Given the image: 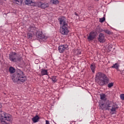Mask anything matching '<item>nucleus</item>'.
Returning <instances> with one entry per match:
<instances>
[{
  "label": "nucleus",
  "instance_id": "1",
  "mask_svg": "<svg viewBox=\"0 0 124 124\" xmlns=\"http://www.w3.org/2000/svg\"><path fill=\"white\" fill-rule=\"evenodd\" d=\"M60 25V32L63 35H67L68 31V22L66 21V18L62 16L58 19Z\"/></svg>",
  "mask_w": 124,
  "mask_h": 124
},
{
  "label": "nucleus",
  "instance_id": "2",
  "mask_svg": "<svg viewBox=\"0 0 124 124\" xmlns=\"http://www.w3.org/2000/svg\"><path fill=\"white\" fill-rule=\"evenodd\" d=\"M100 107L102 110H108L110 112H116V110L119 108L118 105L116 103L107 101L105 104L100 105Z\"/></svg>",
  "mask_w": 124,
  "mask_h": 124
},
{
  "label": "nucleus",
  "instance_id": "3",
  "mask_svg": "<svg viewBox=\"0 0 124 124\" xmlns=\"http://www.w3.org/2000/svg\"><path fill=\"white\" fill-rule=\"evenodd\" d=\"M12 79L14 83H17V82L24 83L27 80V77H25L22 71H19L12 76Z\"/></svg>",
  "mask_w": 124,
  "mask_h": 124
},
{
  "label": "nucleus",
  "instance_id": "4",
  "mask_svg": "<svg viewBox=\"0 0 124 124\" xmlns=\"http://www.w3.org/2000/svg\"><path fill=\"white\" fill-rule=\"evenodd\" d=\"M28 31L35 34L36 37H37V38H39V39H47V37L45 36L44 34H43V33H42V31H38V29L35 27V26L34 25L30 26L28 28Z\"/></svg>",
  "mask_w": 124,
  "mask_h": 124
},
{
  "label": "nucleus",
  "instance_id": "5",
  "mask_svg": "<svg viewBox=\"0 0 124 124\" xmlns=\"http://www.w3.org/2000/svg\"><path fill=\"white\" fill-rule=\"evenodd\" d=\"M95 80L99 86H103L108 83V78L101 73L96 74Z\"/></svg>",
  "mask_w": 124,
  "mask_h": 124
},
{
  "label": "nucleus",
  "instance_id": "6",
  "mask_svg": "<svg viewBox=\"0 0 124 124\" xmlns=\"http://www.w3.org/2000/svg\"><path fill=\"white\" fill-rule=\"evenodd\" d=\"M12 116L11 115L2 112L1 113L0 123L1 124H11L12 123Z\"/></svg>",
  "mask_w": 124,
  "mask_h": 124
},
{
  "label": "nucleus",
  "instance_id": "7",
  "mask_svg": "<svg viewBox=\"0 0 124 124\" xmlns=\"http://www.w3.org/2000/svg\"><path fill=\"white\" fill-rule=\"evenodd\" d=\"M9 60L11 62H16L18 61H21V60H22V58H18V56H17V54H16V53L13 52L9 55Z\"/></svg>",
  "mask_w": 124,
  "mask_h": 124
},
{
  "label": "nucleus",
  "instance_id": "8",
  "mask_svg": "<svg viewBox=\"0 0 124 124\" xmlns=\"http://www.w3.org/2000/svg\"><path fill=\"white\" fill-rule=\"evenodd\" d=\"M97 39L100 43H104V42H105V36L103 33H100L98 35Z\"/></svg>",
  "mask_w": 124,
  "mask_h": 124
},
{
  "label": "nucleus",
  "instance_id": "9",
  "mask_svg": "<svg viewBox=\"0 0 124 124\" xmlns=\"http://www.w3.org/2000/svg\"><path fill=\"white\" fill-rule=\"evenodd\" d=\"M67 48H68L67 45H63L59 46L58 50L60 53H63Z\"/></svg>",
  "mask_w": 124,
  "mask_h": 124
},
{
  "label": "nucleus",
  "instance_id": "10",
  "mask_svg": "<svg viewBox=\"0 0 124 124\" xmlns=\"http://www.w3.org/2000/svg\"><path fill=\"white\" fill-rule=\"evenodd\" d=\"M95 36H96V33L95 32L93 31H91L90 33L89 36H88L87 39L91 41V40H93L94 38H95Z\"/></svg>",
  "mask_w": 124,
  "mask_h": 124
},
{
  "label": "nucleus",
  "instance_id": "11",
  "mask_svg": "<svg viewBox=\"0 0 124 124\" xmlns=\"http://www.w3.org/2000/svg\"><path fill=\"white\" fill-rule=\"evenodd\" d=\"M25 3L27 4V5H31V6H34V5H35L34 0H26Z\"/></svg>",
  "mask_w": 124,
  "mask_h": 124
},
{
  "label": "nucleus",
  "instance_id": "12",
  "mask_svg": "<svg viewBox=\"0 0 124 124\" xmlns=\"http://www.w3.org/2000/svg\"><path fill=\"white\" fill-rule=\"evenodd\" d=\"M38 7H41L42 9H45L46 7H48V4L46 2L38 3Z\"/></svg>",
  "mask_w": 124,
  "mask_h": 124
},
{
  "label": "nucleus",
  "instance_id": "13",
  "mask_svg": "<svg viewBox=\"0 0 124 124\" xmlns=\"http://www.w3.org/2000/svg\"><path fill=\"white\" fill-rule=\"evenodd\" d=\"M49 73L48 72V70L42 69H41V75L42 76H44V75H48Z\"/></svg>",
  "mask_w": 124,
  "mask_h": 124
},
{
  "label": "nucleus",
  "instance_id": "14",
  "mask_svg": "<svg viewBox=\"0 0 124 124\" xmlns=\"http://www.w3.org/2000/svg\"><path fill=\"white\" fill-rule=\"evenodd\" d=\"M32 120L33 123H37V122L39 121V117L38 115H36L32 119Z\"/></svg>",
  "mask_w": 124,
  "mask_h": 124
},
{
  "label": "nucleus",
  "instance_id": "15",
  "mask_svg": "<svg viewBox=\"0 0 124 124\" xmlns=\"http://www.w3.org/2000/svg\"><path fill=\"white\" fill-rule=\"evenodd\" d=\"M34 34H35L34 33H32L31 32L29 31V32L28 33V38L31 39L32 38V36H33V35H34Z\"/></svg>",
  "mask_w": 124,
  "mask_h": 124
},
{
  "label": "nucleus",
  "instance_id": "16",
  "mask_svg": "<svg viewBox=\"0 0 124 124\" xmlns=\"http://www.w3.org/2000/svg\"><path fill=\"white\" fill-rule=\"evenodd\" d=\"M9 71L10 73L12 74L15 72V69L13 67H10L9 69Z\"/></svg>",
  "mask_w": 124,
  "mask_h": 124
},
{
  "label": "nucleus",
  "instance_id": "17",
  "mask_svg": "<svg viewBox=\"0 0 124 124\" xmlns=\"http://www.w3.org/2000/svg\"><path fill=\"white\" fill-rule=\"evenodd\" d=\"M120 65L118 64V63H116L115 64H114L112 66V68H115V69H119V67Z\"/></svg>",
  "mask_w": 124,
  "mask_h": 124
},
{
  "label": "nucleus",
  "instance_id": "18",
  "mask_svg": "<svg viewBox=\"0 0 124 124\" xmlns=\"http://www.w3.org/2000/svg\"><path fill=\"white\" fill-rule=\"evenodd\" d=\"M13 2H14V3H16V4H21L22 0H14Z\"/></svg>",
  "mask_w": 124,
  "mask_h": 124
},
{
  "label": "nucleus",
  "instance_id": "19",
  "mask_svg": "<svg viewBox=\"0 0 124 124\" xmlns=\"http://www.w3.org/2000/svg\"><path fill=\"white\" fill-rule=\"evenodd\" d=\"M100 98L101 100H105L106 99V95L105 94H100Z\"/></svg>",
  "mask_w": 124,
  "mask_h": 124
},
{
  "label": "nucleus",
  "instance_id": "20",
  "mask_svg": "<svg viewBox=\"0 0 124 124\" xmlns=\"http://www.w3.org/2000/svg\"><path fill=\"white\" fill-rule=\"evenodd\" d=\"M91 69L93 73H94V69H95V65L91 64Z\"/></svg>",
  "mask_w": 124,
  "mask_h": 124
},
{
  "label": "nucleus",
  "instance_id": "21",
  "mask_svg": "<svg viewBox=\"0 0 124 124\" xmlns=\"http://www.w3.org/2000/svg\"><path fill=\"white\" fill-rule=\"evenodd\" d=\"M51 80L53 81V83H56L57 81H58V78H57V77L53 76L51 78Z\"/></svg>",
  "mask_w": 124,
  "mask_h": 124
},
{
  "label": "nucleus",
  "instance_id": "22",
  "mask_svg": "<svg viewBox=\"0 0 124 124\" xmlns=\"http://www.w3.org/2000/svg\"><path fill=\"white\" fill-rule=\"evenodd\" d=\"M104 32H105V33H107V34H109V35L112 34V33H113L109 30H104Z\"/></svg>",
  "mask_w": 124,
  "mask_h": 124
},
{
  "label": "nucleus",
  "instance_id": "23",
  "mask_svg": "<svg viewBox=\"0 0 124 124\" xmlns=\"http://www.w3.org/2000/svg\"><path fill=\"white\" fill-rule=\"evenodd\" d=\"M51 1L53 3V4H57L59 3V0H51Z\"/></svg>",
  "mask_w": 124,
  "mask_h": 124
},
{
  "label": "nucleus",
  "instance_id": "24",
  "mask_svg": "<svg viewBox=\"0 0 124 124\" xmlns=\"http://www.w3.org/2000/svg\"><path fill=\"white\" fill-rule=\"evenodd\" d=\"M105 21V17H103V18H99L100 23H103Z\"/></svg>",
  "mask_w": 124,
  "mask_h": 124
},
{
  "label": "nucleus",
  "instance_id": "25",
  "mask_svg": "<svg viewBox=\"0 0 124 124\" xmlns=\"http://www.w3.org/2000/svg\"><path fill=\"white\" fill-rule=\"evenodd\" d=\"M113 86H114V83L112 82L109 83L108 85V88H111V87H113Z\"/></svg>",
  "mask_w": 124,
  "mask_h": 124
},
{
  "label": "nucleus",
  "instance_id": "26",
  "mask_svg": "<svg viewBox=\"0 0 124 124\" xmlns=\"http://www.w3.org/2000/svg\"><path fill=\"white\" fill-rule=\"evenodd\" d=\"M120 98L122 100H124V94H122L121 95H120Z\"/></svg>",
  "mask_w": 124,
  "mask_h": 124
},
{
  "label": "nucleus",
  "instance_id": "27",
  "mask_svg": "<svg viewBox=\"0 0 124 124\" xmlns=\"http://www.w3.org/2000/svg\"><path fill=\"white\" fill-rule=\"evenodd\" d=\"M103 31H104V30H102L101 28H99L98 32H102Z\"/></svg>",
  "mask_w": 124,
  "mask_h": 124
},
{
  "label": "nucleus",
  "instance_id": "28",
  "mask_svg": "<svg viewBox=\"0 0 124 124\" xmlns=\"http://www.w3.org/2000/svg\"><path fill=\"white\" fill-rule=\"evenodd\" d=\"M78 55H81V50H78Z\"/></svg>",
  "mask_w": 124,
  "mask_h": 124
},
{
  "label": "nucleus",
  "instance_id": "29",
  "mask_svg": "<svg viewBox=\"0 0 124 124\" xmlns=\"http://www.w3.org/2000/svg\"><path fill=\"white\" fill-rule=\"evenodd\" d=\"M46 124H50V123H49V121L46 120Z\"/></svg>",
  "mask_w": 124,
  "mask_h": 124
},
{
  "label": "nucleus",
  "instance_id": "30",
  "mask_svg": "<svg viewBox=\"0 0 124 124\" xmlns=\"http://www.w3.org/2000/svg\"><path fill=\"white\" fill-rule=\"evenodd\" d=\"M36 62H39V60H38V59H36V60L35 61V63H36V64H37V63H36Z\"/></svg>",
  "mask_w": 124,
  "mask_h": 124
},
{
  "label": "nucleus",
  "instance_id": "31",
  "mask_svg": "<svg viewBox=\"0 0 124 124\" xmlns=\"http://www.w3.org/2000/svg\"><path fill=\"white\" fill-rule=\"evenodd\" d=\"M75 15H76V16H78V14H77L76 13H75Z\"/></svg>",
  "mask_w": 124,
  "mask_h": 124
},
{
  "label": "nucleus",
  "instance_id": "32",
  "mask_svg": "<svg viewBox=\"0 0 124 124\" xmlns=\"http://www.w3.org/2000/svg\"><path fill=\"white\" fill-rule=\"evenodd\" d=\"M1 107H2V106H1V104H0V109H1Z\"/></svg>",
  "mask_w": 124,
  "mask_h": 124
},
{
  "label": "nucleus",
  "instance_id": "33",
  "mask_svg": "<svg viewBox=\"0 0 124 124\" xmlns=\"http://www.w3.org/2000/svg\"><path fill=\"white\" fill-rule=\"evenodd\" d=\"M124 71H123L122 73V74H124Z\"/></svg>",
  "mask_w": 124,
  "mask_h": 124
},
{
  "label": "nucleus",
  "instance_id": "34",
  "mask_svg": "<svg viewBox=\"0 0 124 124\" xmlns=\"http://www.w3.org/2000/svg\"><path fill=\"white\" fill-rule=\"evenodd\" d=\"M95 0L98 1V0Z\"/></svg>",
  "mask_w": 124,
  "mask_h": 124
}]
</instances>
